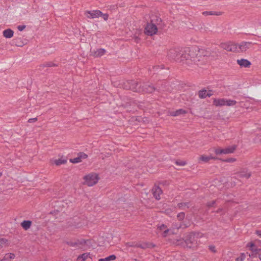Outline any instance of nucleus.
Wrapping results in <instances>:
<instances>
[{
	"instance_id": "53",
	"label": "nucleus",
	"mask_w": 261,
	"mask_h": 261,
	"mask_svg": "<svg viewBox=\"0 0 261 261\" xmlns=\"http://www.w3.org/2000/svg\"><path fill=\"white\" fill-rule=\"evenodd\" d=\"M3 175V173L2 172H0V177L2 176Z\"/></svg>"
},
{
	"instance_id": "48",
	"label": "nucleus",
	"mask_w": 261,
	"mask_h": 261,
	"mask_svg": "<svg viewBox=\"0 0 261 261\" xmlns=\"http://www.w3.org/2000/svg\"><path fill=\"white\" fill-rule=\"evenodd\" d=\"M134 39L135 40V41L136 42V43H138L139 40H140V39L138 37V36H135L134 37Z\"/></svg>"
},
{
	"instance_id": "29",
	"label": "nucleus",
	"mask_w": 261,
	"mask_h": 261,
	"mask_svg": "<svg viewBox=\"0 0 261 261\" xmlns=\"http://www.w3.org/2000/svg\"><path fill=\"white\" fill-rule=\"evenodd\" d=\"M247 246L249 247V249L255 254H257L258 253L259 249H257L255 247V245L253 243H250L247 245Z\"/></svg>"
},
{
	"instance_id": "34",
	"label": "nucleus",
	"mask_w": 261,
	"mask_h": 261,
	"mask_svg": "<svg viewBox=\"0 0 261 261\" xmlns=\"http://www.w3.org/2000/svg\"><path fill=\"white\" fill-rule=\"evenodd\" d=\"M185 217V214L184 212H180L178 213L177 215V218L179 221H182L184 220Z\"/></svg>"
},
{
	"instance_id": "11",
	"label": "nucleus",
	"mask_w": 261,
	"mask_h": 261,
	"mask_svg": "<svg viewBox=\"0 0 261 261\" xmlns=\"http://www.w3.org/2000/svg\"><path fill=\"white\" fill-rule=\"evenodd\" d=\"M199 56L200 57L201 59V65L203 64L204 63V57H208L211 55V52L206 49H202V48H199Z\"/></svg>"
},
{
	"instance_id": "31",
	"label": "nucleus",
	"mask_w": 261,
	"mask_h": 261,
	"mask_svg": "<svg viewBox=\"0 0 261 261\" xmlns=\"http://www.w3.org/2000/svg\"><path fill=\"white\" fill-rule=\"evenodd\" d=\"M207 91L205 89L200 90L198 92V96L200 98H204L206 97Z\"/></svg>"
},
{
	"instance_id": "32",
	"label": "nucleus",
	"mask_w": 261,
	"mask_h": 261,
	"mask_svg": "<svg viewBox=\"0 0 261 261\" xmlns=\"http://www.w3.org/2000/svg\"><path fill=\"white\" fill-rule=\"evenodd\" d=\"M236 103L237 101L236 100L231 99H226L225 100V106H234Z\"/></svg>"
},
{
	"instance_id": "52",
	"label": "nucleus",
	"mask_w": 261,
	"mask_h": 261,
	"mask_svg": "<svg viewBox=\"0 0 261 261\" xmlns=\"http://www.w3.org/2000/svg\"><path fill=\"white\" fill-rule=\"evenodd\" d=\"M256 234L261 237V231H256Z\"/></svg>"
},
{
	"instance_id": "45",
	"label": "nucleus",
	"mask_w": 261,
	"mask_h": 261,
	"mask_svg": "<svg viewBox=\"0 0 261 261\" xmlns=\"http://www.w3.org/2000/svg\"><path fill=\"white\" fill-rule=\"evenodd\" d=\"M25 27L26 26L25 25H18L17 27V29L19 31H22L25 28Z\"/></svg>"
},
{
	"instance_id": "38",
	"label": "nucleus",
	"mask_w": 261,
	"mask_h": 261,
	"mask_svg": "<svg viewBox=\"0 0 261 261\" xmlns=\"http://www.w3.org/2000/svg\"><path fill=\"white\" fill-rule=\"evenodd\" d=\"M175 164L176 165L178 166H184L186 165L187 163L186 162L184 161H176L175 162Z\"/></svg>"
},
{
	"instance_id": "7",
	"label": "nucleus",
	"mask_w": 261,
	"mask_h": 261,
	"mask_svg": "<svg viewBox=\"0 0 261 261\" xmlns=\"http://www.w3.org/2000/svg\"><path fill=\"white\" fill-rule=\"evenodd\" d=\"M85 15L90 19H94L100 17L102 12L100 10H94L92 11H86L84 12Z\"/></svg>"
},
{
	"instance_id": "42",
	"label": "nucleus",
	"mask_w": 261,
	"mask_h": 261,
	"mask_svg": "<svg viewBox=\"0 0 261 261\" xmlns=\"http://www.w3.org/2000/svg\"><path fill=\"white\" fill-rule=\"evenodd\" d=\"M100 17H102L105 21H107L109 18V15L107 13L103 14L100 15Z\"/></svg>"
},
{
	"instance_id": "18",
	"label": "nucleus",
	"mask_w": 261,
	"mask_h": 261,
	"mask_svg": "<svg viewBox=\"0 0 261 261\" xmlns=\"http://www.w3.org/2000/svg\"><path fill=\"white\" fill-rule=\"evenodd\" d=\"M237 63L241 66L243 67H248L251 65L250 61L246 59H241L237 60Z\"/></svg>"
},
{
	"instance_id": "44",
	"label": "nucleus",
	"mask_w": 261,
	"mask_h": 261,
	"mask_svg": "<svg viewBox=\"0 0 261 261\" xmlns=\"http://www.w3.org/2000/svg\"><path fill=\"white\" fill-rule=\"evenodd\" d=\"M209 249L214 253H216L217 251L215 247L213 245L210 246Z\"/></svg>"
},
{
	"instance_id": "37",
	"label": "nucleus",
	"mask_w": 261,
	"mask_h": 261,
	"mask_svg": "<svg viewBox=\"0 0 261 261\" xmlns=\"http://www.w3.org/2000/svg\"><path fill=\"white\" fill-rule=\"evenodd\" d=\"M169 231H171V228L169 229L167 228L162 232V236L163 237H166L168 236Z\"/></svg>"
},
{
	"instance_id": "6",
	"label": "nucleus",
	"mask_w": 261,
	"mask_h": 261,
	"mask_svg": "<svg viewBox=\"0 0 261 261\" xmlns=\"http://www.w3.org/2000/svg\"><path fill=\"white\" fill-rule=\"evenodd\" d=\"M157 27L153 23H148L145 28V34L147 35L152 36L156 34Z\"/></svg>"
},
{
	"instance_id": "43",
	"label": "nucleus",
	"mask_w": 261,
	"mask_h": 261,
	"mask_svg": "<svg viewBox=\"0 0 261 261\" xmlns=\"http://www.w3.org/2000/svg\"><path fill=\"white\" fill-rule=\"evenodd\" d=\"M236 161V159L233 158H228L225 160H224V161L226 162H234Z\"/></svg>"
},
{
	"instance_id": "22",
	"label": "nucleus",
	"mask_w": 261,
	"mask_h": 261,
	"mask_svg": "<svg viewBox=\"0 0 261 261\" xmlns=\"http://www.w3.org/2000/svg\"><path fill=\"white\" fill-rule=\"evenodd\" d=\"M237 148L236 145L228 146L224 149V154H229L233 153Z\"/></svg>"
},
{
	"instance_id": "24",
	"label": "nucleus",
	"mask_w": 261,
	"mask_h": 261,
	"mask_svg": "<svg viewBox=\"0 0 261 261\" xmlns=\"http://www.w3.org/2000/svg\"><path fill=\"white\" fill-rule=\"evenodd\" d=\"M14 32L11 29H7L3 31V35L6 38H11L13 37Z\"/></svg>"
},
{
	"instance_id": "12",
	"label": "nucleus",
	"mask_w": 261,
	"mask_h": 261,
	"mask_svg": "<svg viewBox=\"0 0 261 261\" xmlns=\"http://www.w3.org/2000/svg\"><path fill=\"white\" fill-rule=\"evenodd\" d=\"M152 193L153 195V197L156 200L160 199V195L162 194L163 192L162 189L158 186H154L152 190Z\"/></svg>"
},
{
	"instance_id": "51",
	"label": "nucleus",
	"mask_w": 261,
	"mask_h": 261,
	"mask_svg": "<svg viewBox=\"0 0 261 261\" xmlns=\"http://www.w3.org/2000/svg\"><path fill=\"white\" fill-rule=\"evenodd\" d=\"M256 255H257V254H255V253H253V252H252V253L251 254H249V256L250 257H253V256H256Z\"/></svg>"
},
{
	"instance_id": "1",
	"label": "nucleus",
	"mask_w": 261,
	"mask_h": 261,
	"mask_svg": "<svg viewBox=\"0 0 261 261\" xmlns=\"http://www.w3.org/2000/svg\"><path fill=\"white\" fill-rule=\"evenodd\" d=\"M185 55L187 56L184 58L186 60H191L197 65H201V59L199 56V48L197 46H192L186 48L184 50Z\"/></svg>"
},
{
	"instance_id": "13",
	"label": "nucleus",
	"mask_w": 261,
	"mask_h": 261,
	"mask_svg": "<svg viewBox=\"0 0 261 261\" xmlns=\"http://www.w3.org/2000/svg\"><path fill=\"white\" fill-rule=\"evenodd\" d=\"M88 157L87 154L84 152H80L78 154V156L74 158V159H71L70 160V162L72 163H80L82 161L83 159H85Z\"/></svg>"
},
{
	"instance_id": "9",
	"label": "nucleus",
	"mask_w": 261,
	"mask_h": 261,
	"mask_svg": "<svg viewBox=\"0 0 261 261\" xmlns=\"http://www.w3.org/2000/svg\"><path fill=\"white\" fill-rule=\"evenodd\" d=\"M240 178H249L251 176V172L247 168H242L240 169L236 173Z\"/></svg>"
},
{
	"instance_id": "10",
	"label": "nucleus",
	"mask_w": 261,
	"mask_h": 261,
	"mask_svg": "<svg viewBox=\"0 0 261 261\" xmlns=\"http://www.w3.org/2000/svg\"><path fill=\"white\" fill-rule=\"evenodd\" d=\"M155 88L152 84L149 83H143L142 84L141 92H145L148 93H151L154 91Z\"/></svg>"
},
{
	"instance_id": "39",
	"label": "nucleus",
	"mask_w": 261,
	"mask_h": 261,
	"mask_svg": "<svg viewBox=\"0 0 261 261\" xmlns=\"http://www.w3.org/2000/svg\"><path fill=\"white\" fill-rule=\"evenodd\" d=\"M7 240L4 239H0V249L6 244Z\"/></svg>"
},
{
	"instance_id": "8",
	"label": "nucleus",
	"mask_w": 261,
	"mask_h": 261,
	"mask_svg": "<svg viewBox=\"0 0 261 261\" xmlns=\"http://www.w3.org/2000/svg\"><path fill=\"white\" fill-rule=\"evenodd\" d=\"M189 226L190 224L185 223L184 222H180V223L175 222L172 224L171 232L172 234H174L175 233V232H174V230H178L180 228H186L188 227Z\"/></svg>"
},
{
	"instance_id": "50",
	"label": "nucleus",
	"mask_w": 261,
	"mask_h": 261,
	"mask_svg": "<svg viewBox=\"0 0 261 261\" xmlns=\"http://www.w3.org/2000/svg\"><path fill=\"white\" fill-rule=\"evenodd\" d=\"M223 211V209L222 208H219L218 210L216 211V213H219Z\"/></svg>"
},
{
	"instance_id": "17",
	"label": "nucleus",
	"mask_w": 261,
	"mask_h": 261,
	"mask_svg": "<svg viewBox=\"0 0 261 261\" xmlns=\"http://www.w3.org/2000/svg\"><path fill=\"white\" fill-rule=\"evenodd\" d=\"M106 53V50L103 48H99L96 50L91 51L92 55L94 57H100L103 56Z\"/></svg>"
},
{
	"instance_id": "28",
	"label": "nucleus",
	"mask_w": 261,
	"mask_h": 261,
	"mask_svg": "<svg viewBox=\"0 0 261 261\" xmlns=\"http://www.w3.org/2000/svg\"><path fill=\"white\" fill-rule=\"evenodd\" d=\"M191 205L190 202H181L177 204V206L181 210H185L186 207L189 208Z\"/></svg>"
},
{
	"instance_id": "47",
	"label": "nucleus",
	"mask_w": 261,
	"mask_h": 261,
	"mask_svg": "<svg viewBox=\"0 0 261 261\" xmlns=\"http://www.w3.org/2000/svg\"><path fill=\"white\" fill-rule=\"evenodd\" d=\"M213 95V93L212 92V91H208L206 92V97H210Z\"/></svg>"
},
{
	"instance_id": "5",
	"label": "nucleus",
	"mask_w": 261,
	"mask_h": 261,
	"mask_svg": "<svg viewBox=\"0 0 261 261\" xmlns=\"http://www.w3.org/2000/svg\"><path fill=\"white\" fill-rule=\"evenodd\" d=\"M84 181L83 185H87L88 187H91L95 184L98 181L99 177L98 174L95 173H90L83 177Z\"/></svg>"
},
{
	"instance_id": "35",
	"label": "nucleus",
	"mask_w": 261,
	"mask_h": 261,
	"mask_svg": "<svg viewBox=\"0 0 261 261\" xmlns=\"http://www.w3.org/2000/svg\"><path fill=\"white\" fill-rule=\"evenodd\" d=\"M168 227H167V226L166 225H165V224H161V225H159V226H158L157 229L163 232V231H164V230H165Z\"/></svg>"
},
{
	"instance_id": "23",
	"label": "nucleus",
	"mask_w": 261,
	"mask_h": 261,
	"mask_svg": "<svg viewBox=\"0 0 261 261\" xmlns=\"http://www.w3.org/2000/svg\"><path fill=\"white\" fill-rule=\"evenodd\" d=\"M187 112L183 109H179L174 112H172L170 113V115L172 116H177L180 115L186 114Z\"/></svg>"
},
{
	"instance_id": "21",
	"label": "nucleus",
	"mask_w": 261,
	"mask_h": 261,
	"mask_svg": "<svg viewBox=\"0 0 261 261\" xmlns=\"http://www.w3.org/2000/svg\"><path fill=\"white\" fill-rule=\"evenodd\" d=\"M225 99H215L213 101L214 105L216 106H225Z\"/></svg>"
},
{
	"instance_id": "4",
	"label": "nucleus",
	"mask_w": 261,
	"mask_h": 261,
	"mask_svg": "<svg viewBox=\"0 0 261 261\" xmlns=\"http://www.w3.org/2000/svg\"><path fill=\"white\" fill-rule=\"evenodd\" d=\"M88 224L87 218L84 216L73 219L68 223V227L71 229L81 228Z\"/></svg>"
},
{
	"instance_id": "36",
	"label": "nucleus",
	"mask_w": 261,
	"mask_h": 261,
	"mask_svg": "<svg viewBox=\"0 0 261 261\" xmlns=\"http://www.w3.org/2000/svg\"><path fill=\"white\" fill-rule=\"evenodd\" d=\"M214 151L216 154H224V149L215 148Z\"/></svg>"
},
{
	"instance_id": "2",
	"label": "nucleus",
	"mask_w": 261,
	"mask_h": 261,
	"mask_svg": "<svg viewBox=\"0 0 261 261\" xmlns=\"http://www.w3.org/2000/svg\"><path fill=\"white\" fill-rule=\"evenodd\" d=\"M167 57L169 59L177 62L183 61L184 58L187 57L182 49L178 47L169 49L167 50Z\"/></svg>"
},
{
	"instance_id": "19",
	"label": "nucleus",
	"mask_w": 261,
	"mask_h": 261,
	"mask_svg": "<svg viewBox=\"0 0 261 261\" xmlns=\"http://www.w3.org/2000/svg\"><path fill=\"white\" fill-rule=\"evenodd\" d=\"M32 224V222L30 220H24L21 224V226L25 230H28L30 228Z\"/></svg>"
},
{
	"instance_id": "15",
	"label": "nucleus",
	"mask_w": 261,
	"mask_h": 261,
	"mask_svg": "<svg viewBox=\"0 0 261 261\" xmlns=\"http://www.w3.org/2000/svg\"><path fill=\"white\" fill-rule=\"evenodd\" d=\"M141 87L142 85L138 83L135 81L132 82L131 85L130 86V89L135 92H141Z\"/></svg>"
},
{
	"instance_id": "3",
	"label": "nucleus",
	"mask_w": 261,
	"mask_h": 261,
	"mask_svg": "<svg viewBox=\"0 0 261 261\" xmlns=\"http://www.w3.org/2000/svg\"><path fill=\"white\" fill-rule=\"evenodd\" d=\"M173 244L176 245H181L185 247V245H186L187 247L191 248L197 246V243L195 239V233L194 232H190L185 238V240L184 241L182 239L179 240H175L173 242Z\"/></svg>"
},
{
	"instance_id": "16",
	"label": "nucleus",
	"mask_w": 261,
	"mask_h": 261,
	"mask_svg": "<svg viewBox=\"0 0 261 261\" xmlns=\"http://www.w3.org/2000/svg\"><path fill=\"white\" fill-rule=\"evenodd\" d=\"M250 45V43L243 42L240 44H238L237 45L236 48H239L241 51H245L248 48H249V46Z\"/></svg>"
},
{
	"instance_id": "27",
	"label": "nucleus",
	"mask_w": 261,
	"mask_h": 261,
	"mask_svg": "<svg viewBox=\"0 0 261 261\" xmlns=\"http://www.w3.org/2000/svg\"><path fill=\"white\" fill-rule=\"evenodd\" d=\"M67 163V160L65 159H59L53 161V163L56 166H60L62 164H65Z\"/></svg>"
},
{
	"instance_id": "41",
	"label": "nucleus",
	"mask_w": 261,
	"mask_h": 261,
	"mask_svg": "<svg viewBox=\"0 0 261 261\" xmlns=\"http://www.w3.org/2000/svg\"><path fill=\"white\" fill-rule=\"evenodd\" d=\"M216 203V201L215 200H213V201H210V202H208L206 203V205L208 207H212L214 206V205Z\"/></svg>"
},
{
	"instance_id": "49",
	"label": "nucleus",
	"mask_w": 261,
	"mask_h": 261,
	"mask_svg": "<svg viewBox=\"0 0 261 261\" xmlns=\"http://www.w3.org/2000/svg\"><path fill=\"white\" fill-rule=\"evenodd\" d=\"M257 254L258 255V257L261 260V249H259L258 253H257Z\"/></svg>"
},
{
	"instance_id": "25",
	"label": "nucleus",
	"mask_w": 261,
	"mask_h": 261,
	"mask_svg": "<svg viewBox=\"0 0 261 261\" xmlns=\"http://www.w3.org/2000/svg\"><path fill=\"white\" fill-rule=\"evenodd\" d=\"M222 12H215V11H204L202 13V14L205 16L207 15H217L220 16L223 14Z\"/></svg>"
},
{
	"instance_id": "26",
	"label": "nucleus",
	"mask_w": 261,
	"mask_h": 261,
	"mask_svg": "<svg viewBox=\"0 0 261 261\" xmlns=\"http://www.w3.org/2000/svg\"><path fill=\"white\" fill-rule=\"evenodd\" d=\"M15 257V255L14 253H7L0 261H9L10 259H14Z\"/></svg>"
},
{
	"instance_id": "30",
	"label": "nucleus",
	"mask_w": 261,
	"mask_h": 261,
	"mask_svg": "<svg viewBox=\"0 0 261 261\" xmlns=\"http://www.w3.org/2000/svg\"><path fill=\"white\" fill-rule=\"evenodd\" d=\"M116 258V256L115 255H111L105 258H100L98 260V261H110L115 260Z\"/></svg>"
},
{
	"instance_id": "40",
	"label": "nucleus",
	"mask_w": 261,
	"mask_h": 261,
	"mask_svg": "<svg viewBox=\"0 0 261 261\" xmlns=\"http://www.w3.org/2000/svg\"><path fill=\"white\" fill-rule=\"evenodd\" d=\"M245 258V254L244 253L241 254V256L240 257H238L236 259V261H242Z\"/></svg>"
},
{
	"instance_id": "46",
	"label": "nucleus",
	"mask_w": 261,
	"mask_h": 261,
	"mask_svg": "<svg viewBox=\"0 0 261 261\" xmlns=\"http://www.w3.org/2000/svg\"><path fill=\"white\" fill-rule=\"evenodd\" d=\"M37 120V118H31V119H29L28 120V122L32 123L33 122L36 121Z\"/></svg>"
},
{
	"instance_id": "14",
	"label": "nucleus",
	"mask_w": 261,
	"mask_h": 261,
	"mask_svg": "<svg viewBox=\"0 0 261 261\" xmlns=\"http://www.w3.org/2000/svg\"><path fill=\"white\" fill-rule=\"evenodd\" d=\"M217 158L210 156H207L204 154H202L199 156L198 158V162L199 163H208L211 160H216Z\"/></svg>"
},
{
	"instance_id": "20",
	"label": "nucleus",
	"mask_w": 261,
	"mask_h": 261,
	"mask_svg": "<svg viewBox=\"0 0 261 261\" xmlns=\"http://www.w3.org/2000/svg\"><path fill=\"white\" fill-rule=\"evenodd\" d=\"M135 246L137 247L141 248L142 249H146L148 248L154 247L155 245L150 243H143L142 244H137Z\"/></svg>"
},
{
	"instance_id": "33",
	"label": "nucleus",
	"mask_w": 261,
	"mask_h": 261,
	"mask_svg": "<svg viewBox=\"0 0 261 261\" xmlns=\"http://www.w3.org/2000/svg\"><path fill=\"white\" fill-rule=\"evenodd\" d=\"M88 254L84 253L81 255L79 256L77 258V261H85V259L88 257Z\"/></svg>"
}]
</instances>
